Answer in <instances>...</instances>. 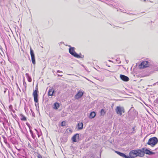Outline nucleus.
Returning a JSON list of instances; mask_svg holds the SVG:
<instances>
[{"mask_svg":"<svg viewBox=\"0 0 158 158\" xmlns=\"http://www.w3.org/2000/svg\"><path fill=\"white\" fill-rule=\"evenodd\" d=\"M157 139L155 137H153L150 138L149 139L147 144L153 147L157 143Z\"/></svg>","mask_w":158,"mask_h":158,"instance_id":"f257e3e1","label":"nucleus"},{"mask_svg":"<svg viewBox=\"0 0 158 158\" xmlns=\"http://www.w3.org/2000/svg\"><path fill=\"white\" fill-rule=\"evenodd\" d=\"M150 64L148 61H142L139 65V69H144L147 68L150 66Z\"/></svg>","mask_w":158,"mask_h":158,"instance_id":"f03ea898","label":"nucleus"},{"mask_svg":"<svg viewBox=\"0 0 158 158\" xmlns=\"http://www.w3.org/2000/svg\"><path fill=\"white\" fill-rule=\"evenodd\" d=\"M74 47H70L69 49V53L74 57L77 58H80L81 56L74 50Z\"/></svg>","mask_w":158,"mask_h":158,"instance_id":"7ed1b4c3","label":"nucleus"},{"mask_svg":"<svg viewBox=\"0 0 158 158\" xmlns=\"http://www.w3.org/2000/svg\"><path fill=\"white\" fill-rule=\"evenodd\" d=\"M115 111L117 114L120 115H121L122 114V113H124L125 110L124 108L123 107L117 106L115 109Z\"/></svg>","mask_w":158,"mask_h":158,"instance_id":"20e7f679","label":"nucleus"},{"mask_svg":"<svg viewBox=\"0 0 158 158\" xmlns=\"http://www.w3.org/2000/svg\"><path fill=\"white\" fill-rule=\"evenodd\" d=\"M137 156V153L136 150L131 151L129 153V156L128 158H134Z\"/></svg>","mask_w":158,"mask_h":158,"instance_id":"39448f33","label":"nucleus"},{"mask_svg":"<svg viewBox=\"0 0 158 158\" xmlns=\"http://www.w3.org/2000/svg\"><path fill=\"white\" fill-rule=\"evenodd\" d=\"M38 91L37 90V89H35L33 93V95L34 97V101L35 102H38Z\"/></svg>","mask_w":158,"mask_h":158,"instance_id":"423d86ee","label":"nucleus"},{"mask_svg":"<svg viewBox=\"0 0 158 158\" xmlns=\"http://www.w3.org/2000/svg\"><path fill=\"white\" fill-rule=\"evenodd\" d=\"M143 149L137 150H136L137 156L143 157L144 156V152Z\"/></svg>","mask_w":158,"mask_h":158,"instance_id":"0eeeda50","label":"nucleus"},{"mask_svg":"<svg viewBox=\"0 0 158 158\" xmlns=\"http://www.w3.org/2000/svg\"><path fill=\"white\" fill-rule=\"evenodd\" d=\"M30 54L32 63L33 64H35V54L33 50L31 48H30Z\"/></svg>","mask_w":158,"mask_h":158,"instance_id":"6e6552de","label":"nucleus"},{"mask_svg":"<svg viewBox=\"0 0 158 158\" xmlns=\"http://www.w3.org/2000/svg\"><path fill=\"white\" fill-rule=\"evenodd\" d=\"M79 139V134H76L74 135L72 138V140L73 142H77V140Z\"/></svg>","mask_w":158,"mask_h":158,"instance_id":"1a4fd4ad","label":"nucleus"},{"mask_svg":"<svg viewBox=\"0 0 158 158\" xmlns=\"http://www.w3.org/2000/svg\"><path fill=\"white\" fill-rule=\"evenodd\" d=\"M83 94V92H82L80 90L79 91L78 93L75 95V98L77 99H78L80 98L82 96Z\"/></svg>","mask_w":158,"mask_h":158,"instance_id":"9d476101","label":"nucleus"},{"mask_svg":"<svg viewBox=\"0 0 158 158\" xmlns=\"http://www.w3.org/2000/svg\"><path fill=\"white\" fill-rule=\"evenodd\" d=\"M143 151L144 152V154L145 153H146L147 154H149V155H151L153 154V153L152 152L150 151L149 150L145 148H143Z\"/></svg>","mask_w":158,"mask_h":158,"instance_id":"9b49d317","label":"nucleus"},{"mask_svg":"<svg viewBox=\"0 0 158 158\" xmlns=\"http://www.w3.org/2000/svg\"><path fill=\"white\" fill-rule=\"evenodd\" d=\"M54 92V89L53 88H51L49 89L48 92V95L49 96H53Z\"/></svg>","mask_w":158,"mask_h":158,"instance_id":"f8f14e48","label":"nucleus"},{"mask_svg":"<svg viewBox=\"0 0 158 158\" xmlns=\"http://www.w3.org/2000/svg\"><path fill=\"white\" fill-rule=\"evenodd\" d=\"M115 152L118 154L119 155L123 157H124L125 158H128V156H126L123 153H121L118 151H115Z\"/></svg>","mask_w":158,"mask_h":158,"instance_id":"ddd939ff","label":"nucleus"},{"mask_svg":"<svg viewBox=\"0 0 158 158\" xmlns=\"http://www.w3.org/2000/svg\"><path fill=\"white\" fill-rule=\"evenodd\" d=\"M95 115H96V114H95V112L93 111V112H91L90 113L89 117L90 118H93L95 117Z\"/></svg>","mask_w":158,"mask_h":158,"instance_id":"4468645a","label":"nucleus"},{"mask_svg":"<svg viewBox=\"0 0 158 158\" xmlns=\"http://www.w3.org/2000/svg\"><path fill=\"white\" fill-rule=\"evenodd\" d=\"M59 104L57 102H56L54 104L53 108L55 109H57L59 107Z\"/></svg>","mask_w":158,"mask_h":158,"instance_id":"2eb2a0df","label":"nucleus"},{"mask_svg":"<svg viewBox=\"0 0 158 158\" xmlns=\"http://www.w3.org/2000/svg\"><path fill=\"white\" fill-rule=\"evenodd\" d=\"M78 129L79 130L82 129L83 128V124L82 123H79L78 124Z\"/></svg>","mask_w":158,"mask_h":158,"instance_id":"dca6fc26","label":"nucleus"},{"mask_svg":"<svg viewBox=\"0 0 158 158\" xmlns=\"http://www.w3.org/2000/svg\"><path fill=\"white\" fill-rule=\"evenodd\" d=\"M120 77L121 79H129L127 77L122 74L120 75Z\"/></svg>","mask_w":158,"mask_h":158,"instance_id":"f3484780","label":"nucleus"},{"mask_svg":"<svg viewBox=\"0 0 158 158\" xmlns=\"http://www.w3.org/2000/svg\"><path fill=\"white\" fill-rule=\"evenodd\" d=\"M106 113V112L105 111V110L103 109H102L100 111V114L101 115H104Z\"/></svg>","mask_w":158,"mask_h":158,"instance_id":"a211bd4d","label":"nucleus"},{"mask_svg":"<svg viewBox=\"0 0 158 158\" xmlns=\"http://www.w3.org/2000/svg\"><path fill=\"white\" fill-rule=\"evenodd\" d=\"M21 120L24 121L26 120V118L24 116H23L22 114H21Z\"/></svg>","mask_w":158,"mask_h":158,"instance_id":"6ab92c4d","label":"nucleus"},{"mask_svg":"<svg viewBox=\"0 0 158 158\" xmlns=\"http://www.w3.org/2000/svg\"><path fill=\"white\" fill-rule=\"evenodd\" d=\"M66 122L65 121H62L61 123V126L62 127L66 125Z\"/></svg>","mask_w":158,"mask_h":158,"instance_id":"aec40b11","label":"nucleus"},{"mask_svg":"<svg viewBox=\"0 0 158 158\" xmlns=\"http://www.w3.org/2000/svg\"><path fill=\"white\" fill-rule=\"evenodd\" d=\"M30 133H31V136H32V138L34 139L35 138V136H34V135H33V132L31 130V129H30Z\"/></svg>","mask_w":158,"mask_h":158,"instance_id":"412c9836","label":"nucleus"},{"mask_svg":"<svg viewBox=\"0 0 158 158\" xmlns=\"http://www.w3.org/2000/svg\"><path fill=\"white\" fill-rule=\"evenodd\" d=\"M23 85L25 87V88H26V87L27 84H26V82L24 80H23Z\"/></svg>","mask_w":158,"mask_h":158,"instance_id":"4be33fe9","label":"nucleus"},{"mask_svg":"<svg viewBox=\"0 0 158 158\" xmlns=\"http://www.w3.org/2000/svg\"><path fill=\"white\" fill-rule=\"evenodd\" d=\"M37 157L38 158H43L42 157V156L40 154H38L37 156Z\"/></svg>","mask_w":158,"mask_h":158,"instance_id":"5701e85b","label":"nucleus"},{"mask_svg":"<svg viewBox=\"0 0 158 158\" xmlns=\"http://www.w3.org/2000/svg\"><path fill=\"white\" fill-rule=\"evenodd\" d=\"M7 90L8 91V93H9V90L8 89H5V90L4 91V94L6 93V92Z\"/></svg>","mask_w":158,"mask_h":158,"instance_id":"b1692460","label":"nucleus"},{"mask_svg":"<svg viewBox=\"0 0 158 158\" xmlns=\"http://www.w3.org/2000/svg\"><path fill=\"white\" fill-rule=\"evenodd\" d=\"M63 114H62V117H64V115L65 114V113L64 112H63Z\"/></svg>","mask_w":158,"mask_h":158,"instance_id":"393cba45","label":"nucleus"},{"mask_svg":"<svg viewBox=\"0 0 158 158\" xmlns=\"http://www.w3.org/2000/svg\"><path fill=\"white\" fill-rule=\"evenodd\" d=\"M119 76L118 74L117 75H116V76H114V78L115 79H116Z\"/></svg>","mask_w":158,"mask_h":158,"instance_id":"a878e982","label":"nucleus"},{"mask_svg":"<svg viewBox=\"0 0 158 158\" xmlns=\"http://www.w3.org/2000/svg\"><path fill=\"white\" fill-rule=\"evenodd\" d=\"M28 127H29V128L30 130V129H31V126H30V124H29V125H28Z\"/></svg>","mask_w":158,"mask_h":158,"instance_id":"bb28decb","label":"nucleus"},{"mask_svg":"<svg viewBox=\"0 0 158 158\" xmlns=\"http://www.w3.org/2000/svg\"><path fill=\"white\" fill-rule=\"evenodd\" d=\"M123 81H128L129 80H123Z\"/></svg>","mask_w":158,"mask_h":158,"instance_id":"cd10ccee","label":"nucleus"},{"mask_svg":"<svg viewBox=\"0 0 158 158\" xmlns=\"http://www.w3.org/2000/svg\"><path fill=\"white\" fill-rule=\"evenodd\" d=\"M57 73H60V72L62 73V72L61 71H60L59 70L57 71Z\"/></svg>","mask_w":158,"mask_h":158,"instance_id":"c85d7f7f","label":"nucleus"},{"mask_svg":"<svg viewBox=\"0 0 158 158\" xmlns=\"http://www.w3.org/2000/svg\"><path fill=\"white\" fill-rule=\"evenodd\" d=\"M31 80H30V79L28 80V81L29 82H31Z\"/></svg>","mask_w":158,"mask_h":158,"instance_id":"c756f323","label":"nucleus"},{"mask_svg":"<svg viewBox=\"0 0 158 158\" xmlns=\"http://www.w3.org/2000/svg\"><path fill=\"white\" fill-rule=\"evenodd\" d=\"M58 76H62V74H58Z\"/></svg>","mask_w":158,"mask_h":158,"instance_id":"7c9ffc66","label":"nucleus"},{"mask_svg":"<svg viewBox=\"0 0 158 158\" xmlns=\"http://www.w3.org/2000/svg\"><path fill=\"white\" fill-rule=\"evenodd\" d=\"M26 124L28 126L29 125V124H28V123H26Z\"/></svg>","mask_w":158,"mask_h":158,"instance_id":"2f4dec72","label":"nucleus"},{"mask_svg":"<svg viewBox=\"0 0 158 158\" xmlns=\"http://www.w3.org/2000/svg\"><path fill=\"white\" fill-rule=\"evenodd\" d=\"M35 130L37 132H38L37 130L36 129H35Z\"/></svg>","mask_w":158,"mask_h":158,"instance_id":"473e14b6","label":"nucleus"},{"mask_svg":"<svg viewBox=\"0 0 158 158\" xmlns=\"http://www.w3.org/2000/svg\"><path fill=\"white\" fill-rule=\"evenodd\" d=\"M144 1H145L146 0H143Z\"/></svg>","mask_w":158,"mask_h":158,"instance_id":"72a5a7b5","label":"nucleus"}]
</instances>
